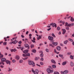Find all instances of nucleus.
Returning <instances> with one entry per match:
<instances>
[{
  "mask_svg": "<svg viewBox=\"0 0 74 74\" xmlns=\"http://www.w3.org/2000/svg\"><path fill=\"white\" fill-rule=\"evenodd\" d=\"M29 65H31L32 67H34L35 66V63L33 61H29Z\"/></svg>",
  "mask_w": 74,
  "mask_h": 74,
  "instance_id": "obj_1",
  "label": "nucleus"
},
{
  "mask_svg": "<svg viewBox=\"0 0 74 74\" xmlns=\"http://www.w3.org/2000/svg\"><path fill=\"white\" fill-rule=\"evenodd\" d=\"M47 71L48 73H52L53 72V70H51L49 68H48L47 69Z\"/></svg>",
  "mask_w": 74,
  "mask_h": 74,
  "instance_id": "obj_2",
  "label": "nucleus"
},
{
  "mask_svg": "<svg viewBox=\"0 0 74 74\" xmlns=\"http://www.w3.org/2000/svg\"><path fill=\"white\" fill-rule=\"evenodd\" d=\"M24 46L26 48H28L27 49H29L30 48V46H29V45L28 44H25Z\"/></svg>",
  "mask_w": 74,
  "mask_h": 74,
  "instance_id": "obj_3",
  "label": "nucleus"
},
{
  "mask_svg": "<svg viewBox=\"0 0 74 74\" xmlns=\"http://www.w3.org/2000/svg\"><path fill=\"white\" fill-rule=\"evenodd\" d=\"M48 39L49 40H53V38L52 36H49L48 37Z\"/></svg>",
  "mask_w": 74,
  "mask_h": 74,
  "instance_id": "obj_4",
  "label": "nucleus"
},
{
  "mask_svg": "<svg viewBox=\"0 0 74 74\" xmlns=\"http://www.w3.org/2000/svg\"><path fill=\"white\" fill-rule=\"evenodd\" d=\"M69 71L67 70H65L63 72V74H67L68 73Z\"/></svg>",
  "mask_w": 74,
  "mask_h": 74,
  "instance_id": "obj_5",
  "label": "nucleus"
},
{
  "mask_svg": "<svg viewBox=\"0 0 74 74\" xmlns=\"http://www.w3.org/2000/svg\"><path fill=\"white\" fill-rule=\"evenodd\" d=\"M6 63L7 64H9V65L11 64V62H10V61H9L8 60H6Z\"/></svg>",
  "mask_w": 74,
  "mask_h": 74,
  "instance_id": "obj_6",
  "label": "nucleus"
},
{
  "mask_svg": "<svg viewBox=\"0 0 74 74\" xmlns=\"http://www.w3.org/2000/svg\"><path fill=\"white\" fill-rule=\"evenodd\" d=\"M1 60L2 62H5V61L6 60V59H5V58H2L1 59Z\"/></svg>",
  "mask_w": 74,
  "mask_h": 74,
  "instance_id": "obj_7",
  "label": "nucleus"
},
{
  "mask_svg": "<svg viewBox=\"0 0 74 74\" xmlns=\"http://www.w3.org/2000/svg\"><path fill=\"white\" fill-rule=\"evenodd\" d=\"M38 72H39V71L38 70H36L34 74H38Z\"/></svg>",
  "mask_w": 74,
  "mask_h": 74,
  "instance_id": "obj_8",
  "label": "nucleus"
},
{
  "mask_svg": "<svg viewBox=\"0 0 74 74\" xmlns=\"http://www.w3.org/2000/svg\"><path fill=\"white\" fill-rule=\"evenodd\" d=\"M57 49L58 50V51H60L61 49V47L60 46H58L56 47Z\"/></svg>",
  "mask_w": 74,
  "mask_h": 74,
  "instance_id": "obj_9",
  "label": "nucleus"
},
{
  "mask_svg": "<svg viewBox=\"0 0 74 74\" xmlns=\"http://www.w3.org/2000/svg\"><path fill=\"white\" fill-rule=\"evenodd\" d=\"M52 44H53V45H55V46H56V45H58L57 42L55 43V42H52Z\"/></svg>",
  "mask_w": 74,
  "mask_h": 74,
  "instance_id": "obj_10",
  "label": "nucleus"
},
{
  "mask_svg": "<svg viewBox=\"0 0 74 74\" xmlns=\"http://www.w3.org/2000/svg\"><path fill=\"white\" fill-rule=\"evenodd\" d=\"M53 27H55V28L57 27V26H56V24L55 23H53V25H52Z\"/></svg>",
  "mask_w": 74,
  "mask_h": 74,
  "instance_id": "obj_11",
  "label": "nucleus"
},
{
  "mask_svg": "<svg viewBox=\"0 0 74 74\" xmlns=\"http://www.w3.org/2000/svg\"><path fill=\"white\" fill-rule=\"evenodd\" d=\"M28 52H29V50H26L23 51V52L24 53H28Z\"/></svg>",
  "mask_w": 74,
  "mask_h": 74,
  "instance_id": "obj_12",
  "label": "nucleus"
},
{
  "mask_svg": "<svg viewBox=\"0 0 74 74\" xmlns=\"http://www.w3.org/2000/svg\"><path fill=\"white\" fill-rule=\"evenodd\" d=\"M51 62L52 63H53L54 64H55L56 63V62H55V61L54 60H51Z\"/></svg>",
  "mask_w": 74,
  "mask_h": 74,
  "instance_id": "obj_13",
  "label": "nucleus"
},
{
  "mask_svg": "<svg viewBox=\"0 0 74 74\" xmlns=\"http://www.w3.org/2000/svg\"><path fill=\"white\" fill-rule=\"evenodd\" d=\"M19 56H16L15 57V59H16L17 60H19Z\"/></svg>",
  "mask_w": 74,
  "mask_h": 74,
  "instance_id": "obj_14",
  "label": "nucleus"
},
{
  "mask_svg": "<svg viewBox=\"0 0 74 74\" xmlns=\"http://www.w3.org/2000/svg\"><path fill=\"white\" fill-rule=\"evenodd\" d=\"M13 44H16L18 42V41H16V40H15L14 41H13Z\"/></svg>",
  "mask_w": 74,
  "mask_h": 74,
  "instance_id": "obj_15",
  "label": "nucleus"
},
{
  "mask_svg": "<svg viewBox=\"0 0 74 74\" xmlns=\"http://www.w3.org/2000/svg\"><path fill=\"white\" fill-rule=\"evenodd\" d=\"M11 52H15L16 50V49H12L11 50Z\"/></svg>",
  "mask_w": 74,
  "mask_h": 74,
  "instance_id": "obj_16",
  "label": "nucleus"
},
{
  "mask_svg": "<svg viewBox=\"0 0 74 74\" xmlns=\"http://www.w3.org/2000/svg\"><path fill=\"white\" fill-rule=\"evenodd\" d=\"M63 31V34H65V33H66V29H62Z\"/></svg>",
  "mask_w": 74,
  "mask_h": 74,
  "instance_id": "obj_17",
  "label": "nucleus"
},
{
  "mask_svg": "<svg viewBox=\"0 0 74 74\" xmlns=\"http://www.w3.org/2000/svg\"><path fill=\"white\" fill-rule=\"evenodd\" d=\"M67 42H68V40H66L64 42V44L66 45L67 44Z\"/></svg>",
  "mask_w": 74,
  "mask_h": 74,
  "instance_id": "obj_18",
  "label": "nucleus"
},
{
  "mask_svg": "<svg viewBox=\"0 0 74 74\" xmlns=\"http://www.w3.org/2000/svg\"><path fill=\"white\" fill-rule=\"evenodd\" d=\"M32 52L34 53H36V50L33 49L32 50Z\"/></svg>",
  "mask_w": 74,
  "mask_h": 74,
  "instance_id": "obj_19",
  "label": "nucleus"
},
{
  "mask_svg": "<svg viewBox=\"0 0 74 74\" xmlns=\"http://www.w3.org/2000/svg\"><path fill=\"white\" fill-rule=\"evenodd\" d=\"M71 67H73V66H74V64L72 62H71Z\"/></svg>",
  "mask_w": 74,
  "mask_h": 74,
  "instance_id": "obj_20",
  "label": "nucleus"
},
{
  "mask_svg": "<svg viewBox=\"0 0 74 74\" xmlns=\"http://www.w3.org/2000/svg\"><path fill=\"white\" fill-rule=\"evenodd\" d=\"M66 62H64L62 63V65L64 66L65 64H66Z\"/></svg>",
  "mask_w": 74,
  "mask_h": 74,
  "instance_id": "obj_21",
  "label": "nucleus"
},
{
  "mask_svg": "<svg viewBox=\"0 0 74 74\" xmlns=\"http://www.w3.org/2000/svg\"><path fill=\"white\" fill-rule=\"evenodd\" d=\"M34 47V45L33 44H32L31 45V48H33V47Z\"/></svg>",
  "mask_w": 74,
  "mask_h": 74,
  "instance_id": "obj_22",
  "label": "nucleus"
},
{
  "mask_svg": "<svg viewBox=\"0 0 74 74\" xmlns=\"http://www.w3.org/2000/svg\"><path fill=\"white\" fill-rule=\"evenodd\" d=\"M26 56H30V53H28L27 54H26Z\"/></svg>",
  "mask_w": 74,
  "mask_h": 74,
  "instance_id": "obj_23",
  "label": "nucleus"
},
{
  "mask_svg": "<svg viewBox=\"0 0 74 74\" xmlns=\"http://www.w3.org/2000/svg\"><path fill=\"white\" fill-rule=\"evenodd\" d=\"M40 56L41 57V58H42L43 56H44V55L43 54V53H41L40 54Z\"/></svg>",
  "mask_w": 74,
  "mask_h": 74,
  "instance_id": "obj_24",
  "label": "nucleus"
},
{
  "mask_svg": "<svg viewBox=\"0 0 74 74\" xmlns=\"http://www.w3.org/2000/svg\"><path fill=\"white\" fill-rule=\"evenodd\" d=\"M52 67L54 69H55V68H56V65H52Z\"/></svg>",
  "mask_w": 74,
  "mask_h": 74,
  "instance_id": "obj_25",
  "label": "nucleus"
},
{
  "mask_svg": "<svg viewBox=\"0 0 74 74\" xmlns=\"http://www.w3.org/2000/svg\"><path fill=\"white\" fill-rule=\"evenodd\" d=\"M12 69H11L10 68H9V70H8V71H12Z\"/></svg>",
  "mask_w": 74,
  "mask_h": 74,
  "instance_id": "obj_26",
  "label": "nucleus"
},
{
  "mask_svg": "<svg viewBox=\"0 0 74 74\" xmlns=\"http://www.w3.org/2000/svg\"><path fill=\"white\" fill-rule=\"evenodd\" d=\"M3 45H7V42H5L3 43Z\"/></svg>",
  "mask_w": 74,
  "mask_h": 74,
  "instance_id": "obj_27",
  "label": "nucleus"
},
{
  "mask_svg": "<svg viewBox=\"0 0 74 74\" xmlns=\"http://www.w3.org/2000/svg\"><path fill=\"white\" fill-rule=\"evenodd\" d=\"M70 58L72 59H73V56L72 55H71L70 56Z\"/></svg>",
  "mask_w": 74,
  "mask_h": 74,
  "instance_id": "obj_28",
  "label": "nucleus"
},
{
  "mask_svg": "<svg viewBox=\"0 0 74 74\" xmlns=\"http://www.w3.org/2000/svg\"><path fill=\"white\" fill-rule=\"evenodd\" d=\"M68 40L69 41H71V42H73V40L69 38V39Z\"/></svg>",
  "mask_w": 74,
  "mask_h": 74,
  "instance_id": "obj_29",
  "label": "nucleus"
},
{
  "mask_svg": "<svg viewBox=\"0 0 74 74\" xmlns=\"http://www.w3.org/2000/svg\"><path fill=\"white\" fill-rule=\"evenodd\" d=\"M19 63H22L23 62V60H20L19 61Z\"/></svg>",
  "mask_w": 74,
  "mask_h": 74,
  "instance_id": "obj_30",
  "label": "nucleus"
},
{
  "mask_svg": "<svg viewBox=\"0 0 74 74\" xmlns=\"http://www.w3.org/2000/svg\"><path fill=\"white\" fill-rule=\"evenodd\" d=\"M46 51L47 52H49V49H46Z\"/></svg>",
  "mask_w": 74,
  "mask_h": 74,
  "instance_id": "obj_31",
  "label": "nucleus"
},
{
  "mask_svg": "<svg viewBox=\"0 0 74 74\" xmlns=\"http://www.w3.org/2000/svg\"><path fill=\"white\" fill-rule=\"evenodd\" d=\"M1 56H0V59H1V58H3V55H1Z\"/></svg>",
  "mask_w": 74,
  "mask_h": 74,
  "instance_id": "obj_32",
  "label": "nucleus"
},
{
  "mask_svg": "<svg viewBox=\"0 0 74 74\" xmlns=\"http://www.w3.org/2000/svg\"><path fill=\"white\" fill-rule=\"evenodd\" d=\"M51 35L54 38L56 37L54 34H52Z\"/></svg>",
  "mask_w": 74,
  "mask_h": 74,
  "instance_id": "obj_33",
  "label": "nucleus"
},
{
  "mask_svg": "<svg viewBox=\"0 0 74 74\" xmlns=\"http://www.w3.org/2000/svg\"><path fill=\"white\" fill-rule=\"evenodd\" d=\"M23 56L24 57H26V54H23Z\"/></svg>",
  "mask_w": 74,
  "mask_h": 74,
  "instance_id": "obj_34",
  "label": "nucleus"
},
{
  "mask_svg": "<svg viewBox=\"0 0 74 74\" xmlns=\"http://www.w3.org/2000/svg\"><path fill=\"white\" fill-rule=\"evenodd\" d=\"M71 52H69L67 53V55H71Z\"/></svg>",
  "mask_w": 74,
  "mask_h": 74,
  "instance_id": "obj_35",
  "label": "nucleus"
},
{
  "mask_svg": "<svg viewBox=\"0 0 74 74\" xmlns=\"http://www.w3.org/2000/svg\"><path fill=\"white\" fill-rule=\"evenodd\" d=\"M12 63H15V60H13L12 61Z\"/></svg>",
  "mask_w": 74,
  "mask_h": 74,
  "instance_id": "obj_36",
  "label": "nucleus"
},
{
  "mask_svg": "<svg viewBox=\"0 0 74 74\" xmlns=\"http://www.w3.org/2000/svg\"><path fill=\"white\" fill-rule=\"evenodd\" d=\"M68 25V23H67V22L66 23H65V26H67Z\"/></svg>",
  "mask_w": 74,
  "mask_h": 74,
  "instance_id": "obj_37",
  "label": "nucleus"
},
{
  "mask_svg": "<svg viewBox=\"0 0 74 74\" xmlns=\"http://www.w3.org/2000/svg\"><path fill=\"white\" fill-rule=\"evenodd\" d=\"M60 27H57L58 30H60Z\"/></svg>",
  "mask_w": 74,
  "mask_h": 74,
  "instance_id": "obj_38",
  "label": "nucleus"
},
{
  "mask_svg": "<svg viewBox=\"0 0 74 74\" xmlns=\"http://www.w3.org/2000/svg\"><path fill=\"white\" fill-rule=\"evenodd\" d=\"M40 64H41V65H43V64H43V62H40Z\"/></svg>",
  "mask_w": 74,
  "mask_h": 74,
  "instance_id": "obj_39",
  "label": "nucleus"
},
{
  "mask_svg": "<svg viewBox=\"0 0 74 74\" xmlns=\"http://www.w3.org/2000/svg\"><path fill=\"white\" fill-rule=\"evenodd\" d=\"M40 60L41 61H43L44 60V58H41L40 59Z\"/></svg>",
  "mask_w": 74,
  "mask_h": 74,
  "instance_id": "obj_40",
  "label": "nucleus"
},
{
  "mask_svg": "<svg viewBox=\"0 0 74 74\" xmlns=\"http://www.w3.org/2000/svg\"><path fill=\"white\" fill-rule=\"evenodd\" d=\"M32 71L33 73H34L35 71H34V69H32Z\"/></svg>",
  "mask_w": 74,
  "mask_h": 74,
  "instance_id": "obj_41",
  "label": "nucleus"
},
{
  "mask_svg": "<svg viewBox=\"0 0 74 74\" xmlns=\"http://www.w3.org/2000/svg\"><path fill=\"white\" fill-rule=\"evenodd\" d=\"M38 58L36 57L35 58V60H38Z\"/></svg>",
  "mask_w": 74,
  "mask_h": 74,
  "instance_id": "obj_42",
  "label": "nucleus"
},
{
  "mask_svg": "<svg viewBox=\"0 0 74 74\" xmlns=\"http://www.w3.org/2000/svg\"><path fill=\"white\" fill-rule=\"evenodd\" d=\"M18 44H21L22 43V41H19L18 42Z\"/></svg>",
  "mask_w": 74,
  "mask_h": 74,
  "instance_id": "obj_43",
  "label": "nucleus"
},
{
  "mask_svg": "<svg viewBox=\"0 0 74 74\" xmlns=\"http://www.w3.org/2000/svg\"><path fill=\"white\" fill-rule=\"evenodd\" d=\"M4 40H5V41H7V38L5 37L4 38Z\"/></svg>",
  "mask_w": 74,
  "mask_h": 74,
  "instance_id": "obj_44",
  "label": "nucleus"
},
{
  "mask_svg": "<svg viewBox=\"0 0 74 74\" xmlns=\"http://www.w3.org/2000/svg\"><path fill=\"white\" fill-rule=\"evenodd\" d=\"M20 48L21 49V50L22 51H23V47H21Z\"/></svg>",
  "mask_w": 74,
  "mask_h": 74,
  "instance_id": "obj_45",
  "label": "nucleus"
},
{
  "mask_svg": "<svg viewBox=\"0 0 74 74\" xmlns=\"http://www.w3.org/2000/svg\"><path fill=\"white\" fill-rule=\"evenodd\" d=\"M29 33V31H27L26 33V34L27 35Z\"/></svg>",
  "mask_w": 74,
  "mask_h": 74,
  "instance_id": "obj_46",
  "label": "nucleus"
},
{
  "mask_svg": "<svg viewBox=\"0 0 74 74\" xmlns=\"http://www.w3.org/2000/svg\"><path fill=\"white\" fill-rule=\"evenodd\" d=\"M66 30H69V27H66Z\"/></svg>",
  "mask_w": 74,
  "mask_h": 74,
  "instance_id": "obj_47",
  "label": "nucleus"
},
{
  "mask_svg": "<svg viewBox=\"0 0 74 74\" xmlns=\"http://www.w3.org/2000/svg\"><path fill=\"white\" fill-rule=\"evenodd\" d=\"M32 42H33L34 43L35 42H36L35 41V40H32Z\"/></svg>",
  "mask_w": 74,
  "mask_h": 74,
  "instance_id": "obj_48",
  "label": "nucleus"
},
{
  "mask_svg": "<svg viewBox=\"0 0 74 74\" xmlns=\"http://www.w3.org/2000/svg\"><path fill=\"white\" fill-rule=\"evenodd\" d=\"M36 66H39V67H41V65H38L37 64H36Z\"/></svg>",
  "mask_w": 74,
  "mask_h": 74,
  "instance_id": "obj_49",
  "label": "nucleus"
},
{
  "mask_svg": "<svg viewBox=\"0 0 74 74\" xmlns=\"http://www.w3.org/2000/svg\"><path fill=\"white\" fill-rule=\"evenodd\" d=\"M71 26H74V23H73L71 24Z\"/></svg>",
  "mask_w": 74,
  "mask_h": 74,
  "instance_id": "obj_50",
  "label": "nucleus"
},
{
  "mask_svg": "<svg viewBox=\"0 0 74 74\" xmlns=\"http://www.w3.org/2000/svg\"><path fill=\"white\" fill-rule=\"evenodd\" d=\"M71 26V24H69L67 26H69V27H70V26Z\"/></svg>",
  "mask_w": 74,
  "mask_h": 74,
  "instance_id": "obj_51",
  "label": "nucleus"
},
{
  "mask_svg": "<svg viewBox=\"0 0 74 74\" xmlns=\"http://www.w3.org/2000/svg\"><path fill=\"white\" fill-rule=\"evenodd\" d=\"M40 53H43V52H42V51H39Z\"/></svg>",
  "mask_w": 74,
  "mask_h": 74,
  "instance_id": "obj_52",
  "label": "nucleus"
},
{
  "mask_svg": "<svg viewBox=\"0 0 74 74\" xmlns=\"http://www.w3.org/2000/svg\"><path fill=\"white\" fill-rule=\"evenodd\" d=\"M39 38H40V39L41 38H42V37H41V35H39Z\"/></svg>",
  "mask_w": 74,
  "mask_h": 74,
  "instance_id": "obj_53",
  "label": "nucleus"
},
{
  "mask_svg": "<svg viewBox=\"0 0 74 74\" xmlns=\"http://www.w3.org/2000/svg\"><path fill=\"white\" fill-rule=\"evenodd\" d=\"M54 52L55 53H57V51H56V49H54Z\"/></svg>",
  "mask_w": 74,
  "mask_h": 74,
  "instance_id": "obj_54",
  "label": "nucleus"
},
{
  "mask_svg": "<svg viewBox=\"0 0 74 74\" xmlns=\"http://www.w3.org/2000/svg\"><path fill=\"white\" fill-rule=\"evenodd\" d=\"M60 45L61 46H62V47H63V44L62 43H61Z\"/></svg>",
  "mask_w": 74,
  "mask_h": 74,
  "instance_id": "obj_55",
  "label": "nucleus"
},
{
  "mask_svg": "<svg viewBox=\"0 0 74 74\" xmlns=\"http://www.w3.org/2000/svg\"><path fill=\"white\" fill-rule=\"evenodd\" d=\"M51 28H50L49 29H47V30H48V31H49V30H51Z\"/></svg>",
  "mask_w": 74,
  "mask_h": 74,
  "instance_id": "obj_56",
  "label": "nucleus"
},
{
  "mask_svg": "<svg viewBox=\"0 0 74 74\" xmlns=\"http://www.w3.org/2000/svg\"><path fill=\"white\" fill-rule=\"evenodd\" d=\"M21 36L22 38H24V37H25V36H23V35H21Z\"/></svg>",
  "mask_w": 74,
  "mask_h": 74,
  "instance_id": "obj_57",
  "label": "nucleus"
},
{
  "mask_svg": "<svg viewBox=\"0 0 74 74\" xmlns=\"http://www.w3.org/2000/svg\"><path fill=\"white\" fill-rule=\"evenodd\" d=\"M2 43H3V41L1 42H0V45H1V44H2Z\"/></svg>",
  "mask_w": 74,
  "mask_h": 74,
  "instance_id": "obj_58",
  "label": "nucleus"
},
{
  "mask_svg": "<svg viewBox=\"0 0 74 74\" xmlns=\"http://www.w3.org/2000/svg\"><path fill=\"white\" fill-rule=\"evenodd\" d=\"M43 45V44L42 43V44H40L39 45V46H41V45Z\"/></svg>",
  "mask_w": 74,
  "mask_h": 74,
  "instance_id": "obj_59",
  "label": "nucleus"
},
{
  "mask_svg": "<svg viewBox=\"0 0 74 74\" xmlns=\"http://www.w3.org/2000/svg\"><path fill=\"white\" fill-rule=\"evenodd\" d=\"M37 39L38 40H40V39H41V38H39V37H37Z\"/></svg>",
  "mask_w": 74,
  "mask_h": 74,
  "instance_id": "obj_60",
  "label": "nucleus"
},
{
  "mask_svg": "<svg viewBox=\"0 0 74 74\" xmlns=\"http://www.w3.org/2000/svg\"><path fill=\"white\" fill-rule=\"evenodd\" d=\"M6 49H7L8 50V47H6Z\"/></svg>",
  "mask_w": 74,
  "mask_h": 74,
  "instance_id": "obj_61",
  "label": "nucleus"
},
{
  "mask_svg": "<svg viewBox=\"0 0 74 74\" xmlns=\"http://www.w3.org/2000/svg\"><path fill=\"white\" fill-rule=\"evenodd\" d=\"M72 44V45H74V41L73 42Z\"/></svg>",
  "mask_w": 74,
  "mask_h": 74,
  "instance_id": "obj_62",
  "label": "nucleus"
},
{
  "mask_svg": "<svg viewBox=\"0 0 74 74\" xmlns=\"http://www.w3.org/2000/svg\"><path fill=\"white\" fill-rule=\"evenodd\" d=\"M29 37H31V36H32V34H30L29 35Z\"/></svg>",
  "mask_w": 74,
  "mask_h": 74,
  "instance_id": "obj_63",
  "label": "nucleus"
},
{
  "mask_svg": "<svg viewBox=\"0 0 74 74\" xmlns=\"http://www.w3.org/2000/svg\"><path fill=\"white\" fill-rule=\"evenodd\" d=\"M56 74H59V73L58 72H56Z\"/></svg>",
  "mask_w": 74,
  "mask_h": 74,
  "instance_id": "obj_64",
  "label": "nucleus"
}]
</instances>
